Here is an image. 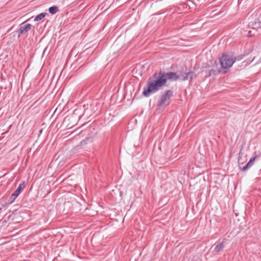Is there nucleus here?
Here are the masks:
<instances>
[{
  "mask_svg": "<svg viewBox=\"0 0 261 261\" xmlns=\"http://www.w3.org/2000/svg\"><path fill=\"white\" fill-rule=\"evenodd\" d=\"M179 79V76L174 72H164L160 71L155 72L148 78L147 84L143 88V95L146 97L151 94L158 92L162 89L163 87L167 86V80L176 81Z\"/></svg>",
  "mask_w": 261,
  "mask_h": 261,
  "instance_id": "nucleus-1",
  "label": "nucleus"
},
{
  "mask_svg": "<svg viewBox=\"0 0 261 261\" xmlns=\"http://www.w3.org/2000/svg\"><path fill=\"white\" fill-rule=\"evenodd\" d=\"M173 96V92L171 90H166L161 96L160 100L158 102V107L163 108L170 103V99Z\"/></svg>",
  "mask_w": 261,
  "mask_h": 261,
  "instance_id": "nucleus-2",
  "label": "nucleus"
},
{
  "mask_svg": "<svg viewBox=\"0 0 261 261\" xmlns=\"http://www.w3.org/2000/svg\"><path fill=\"white\" fill-rule=\"evenodd\" d=\"M235 61L236 59H234L232 57L227 55H223L219 59V62L221 68L223 69H227L230 68L232 66Z\"/></svg>",
  "mask_w": 261,
  "mask_h": 261,
  "instance_id": "nucleus-3",
  "label": "nucleus"
},
{
  "mask_svg": "<svg viewBox=\"0 0 261 261\" xmlns=\"http://www.w3.org/2000/svg\"><path fill=\"white\" fill-rule=\"evenodd\" d=\"M32 25L30 23L20 24L19 29L18 31V37H19L22 34H25L31 30Z\"/></svg>",
  "mask_w": 261,
  "mask_h": 261,
  "instance_id": "nucleus-4",
  "label": "nucleus"
},
{
  "mask_svg": "<svg viewBox=\"0 0 261 261\" xmlns=\"http://www.w3.org/2000/svg\"><path fill=\"white\" fill-rule=\"evenodd\" d=\"M25 188V185L24 181L20 183L17 189L14 192L11 194L10 198L11 199V202H13L19 195L22 190Z\"/></svg>",
  "mask_w": 261,
  "mask_h": 261,
  "instance_id": "nucleus-5",
  "label": "nucleus"
},
{
  "mask_svg": "<svg viewBox=\"0 0 261 261\" xmlns=\"http://www.w3.org/2000/svg\"><path fill=\"white\" fill-rule=\"evenodd\" d=\"M256 157V156H255L254 157H252L250 159V160L248 162V163L242 168L241 170L242 171H245L247 170L249 168H250L253 165Z\"/></svg>",
  "mask_w": 261,
  "mask_h": 261,
  "instance_id": "nucleus-6",
  "label": "nucleus"
},
{
  "mask_svg": "<svg viewBox=\"0 0 261 261\" xmlns=\"http://www.w3.org/2000/svg\"><path fill=\"white\" fill-rule=\"evenodd\" d=\"M224 248V244L223 242H220L218 243L214 248V251L218 253L221 251Z\"/></svg>",
  "mask_w": 261,
  "mask_h": 261,
  "instance_id": "nucleus-7",
  "label": "nucleus"
},
{
  "mask_svg": "<svg viewBox=\"0 0 261 261\" xmlns=\"http://www.w3.org/2000/svg\"><path fill=\"white\" fill-rule=\"evenodd\" d=\"M46 15H48V13L46 12L41 13L35 17L34 21H37L41 20L43 18H44Z\"/></svg>",
  "mask_w": 261,
  "mask_h": 261,
  "instance_id": "nucleus-8",
  "label": "nucleus"
},
{
  "mask_svg": "<svg viewBox=\"0 0 261 261\" xmlns=\"http://www.w3.org/2000/svg\"><path fill=\"white\" fill-rule=\"evenodd\" d=\"M90 141V139H89L88 138H86V139L82 141L81 142L80 145L76 146L74 149L75 150H78V149L81 148V147L82 146L86 145Z\"/></svg>",
  "mask_w": 261,
  "mask_h": 261,
  "instance_id": "nucleus-9",
  "label": "nucleus"
},
{
  "mask_svg": "<svg viewBox=\"0 0 261 261\" xmlns=\"http://www.w3.org/2000/svg\"><path fill=\"white\" fill-rule=\"evenodd\" d=\"M59 11L58 7L55 6L50 7L48 9L49 12L51 14H55Z\"/></svg>",
  "mask_w": 261,
  "mask_h": 261,
  "instance_id": "nucleus-10",
  "label": "nucleus"
},
{
  "mask_svg": "<svg viewBox=\"0 0 261 261\" xmlns=\"http://www.w3.org/2000/svg\"><path fill=\"white\" fill-rule=\"evenodd\" d=\"M220 73V70L219 69H215L214 68L208 70V76L217 75Z\"/></svg>",
  "mask_w": 261,
  "mask_h": 261,
  "instance_id": "nucleus-11",
  "label": "nucleus"
},
{
  "mask_svg": "<svg viewBox=\"0 0 261 261\" xmlns=\"http://www.w3.org/2000/svg\"><path fill=\"white\" fill-rule=\"evenodd\" d=\"M191 74H192V72L184 73L182 75L179 76V79L182 81H186L188 79L189 75Z\"/></svg>",
  "mask_w": 261,
  "mask_h": 261,
  "instance_id": "nucleus-12",
  "label": "nucleus"
},
{
  "mask_svg": "<svg viewBox=\"0 0 261 261\" xmlns=\"http://www.w3.org/2000/svg\"><path fill=\"white\" fill-rule=\"evenodd\" d=\"M189 72H192V74H190L189 76V77H190V80H192L193 79V76H194L195 77L196 75H195V73L193 71H189Z\"/></svg>",
  "mask_w": 261,
  "mask_h": 261,
  "instance_id": "nucleus-13",
  "label": "nucleus"
},
{
  "mask_svg": "<svg viewBox=\"0 0 261 261\" xmlns=\"http://www.w3.org/2000/svg\"><path fill=\"white\" fill-rule=\"evenodd\" d=\"M257 23H258L257 27L259 28H261V21H258Z\"/></svg>",
  "mask_w": 261,
  "mask_h": 261,
  "instance_id": "nucleus-14",
  "label": "nucleus"
},
{
  "mask_svg": "<svg viewBox=\"0 0 261 261\" xmlns=\"http://www.w3.org/2000/svg\"><path fill=\"white\" fill-rule=\"evenodd\" d=\"M1 210H2V208H0V211H1Z\"/></svg>",
  "mask_w": 261,
  "mask_h": 261,
  "instance_id": "nucleus-15",
  "label": "nucleus"
}]
</instances>
